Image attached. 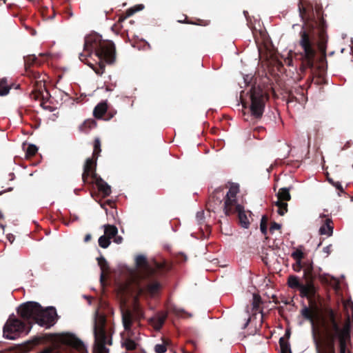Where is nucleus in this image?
Listing matches in <instances>:
<instances>
[{
	"label": "nucleus",
	"mask_w": 353,
	"mask_h": 353,
	"mask_svg": "<svg viewBox=\"0 0 353 353\" xmlns=\"http://www.w3.org/2000/svg\"><path fill=\"white\" fill-rule=\"evenodd\" d=\"M169 345V341L165 339H163V343L161 344H157L154 346V351L156 353H165L167 351V347Z\"/></svg>",
	"instance_id": "72a5a7b5"
},
{
	"label": "nucleus",
	"mask_w": 353,
	"mask_h": 353,
	"mask_svg": "<svg viewBox=\"0 0 353 353\" xmlns=\"http://www.w3.org/2000/svg\"><path fill=\"white\" fill-rule=\"evenodd\" d=\"M114 239V242L117 243V244H120L122 243L123 241V238L122 236H118L117 234L113 238Z\"/></svg>",
	"instance_id": "49530a36"
},
{
	"label": "nucleus",
	"mask_w": 353,
	"mask_h": 353,
	"mask_svg": "<svg viewBox=\"0 0 353 353\" xmlns=\"http://www.w3.org/2000/svg\"><path fill=\"white\" fill-rule=\"evenodd\" d=\"M104 236H108L109 239H113L118 233L117 228L114 225H104Z\"/></svg>",
	"instance_id": "a878e982"
},
{
	"label": "nucleus",
	"mask_w": 353,
	"mask_h": 353,
	"mask_svg": "<svg viewBox=\"0 0 353 353\" xmlns=\"http://www.w3.org/2000/svg\"><path fill=\"white\" fill-rule=\"evenodd\" d=\"M305 23L299 32V46L301 49L300 52V60L301 62L300 70L302 72L307 69L310 70V74L307 79L308 86L314 80L316 70L314 66V60L316 55V46H317L319 52L321 54L320 61L321 62L326 60V51L327 35L326 33V21L323 17L318 20L310 19H306Z\"/></svg>",
	"instance_id": "f03ea898"
},
{
	"label": "nucleus",
	"mask_w": 353,
	"mask_h": 353,
	"mask_svg": "<svg viewBox=\"0 0 353 353\" xmlns=\"http://www.w3.org/2000/svg\"><path fill=\"white\" fill-rule=\"evenodd\" d=\"M303 279L307 285L312 288L313 292L316 294L317 288L314 285V281L317 278L319 271H316L313 265V262L310 260L304 261Z\"/></svg>",
	"instance_id": "2eb2a0df"
},
{
	"label": "nucleus",
	"mask_w": 353,
	"mask_h": 353,
	"mask_svg": "<svg viewBox=\"0 0 353 353\" xmlns=\"http://www.w3.org/2000/svg\"><path fill=\"white\" fill-rule=\"evenodd\" d=\"M239 192V186L236 185H232L230 188L228 193L225 194V200L224 202V212H228L231 210V208L234 206L239 205L236 201V194Z\"/></svg>",
	"instance_id": "a211bd4d"
},
{
	"label": "nucleus",
	"mask_w": 353,
	"mask_h": 353,
	"mask_svg": "<svg viewBox=\"0 0 353 353\" xmlns=\"http://www.w3.org/2000/svg\"><path fill=\"white\" fill-rule=\"evenodd\" d=\"M176 313L178 315H181L182 313H184V311L183 310H176Z\"/></svg>",
	"instance_id": "bf43d9fd"
},
{
	"label": "nucleus",
	"mask_w": 353,
	"mask_h": 353,
	"mask_svg": "<svg viewBox=\"0 0 353 353\" xmlns=\"http://www.w3.org/2000/svg\"><path fill=\"white\" fill-rule=\"evenodd\" d=\"M250 321V319H248V321L246 322V324H248Z\"/></svg>",
	"instance_id": "338daca9"
},
{
	"label": "nucleus",
	"mask_w": 353,
	"mask_h": 353,
	"mask_svg": "<svg viewBox=\"0 0 353 353\" xmlns=\"http://www.w3.org/2000/svg\"><path fill=\"white\" fill-rule=\"evenodd\" d=\"M68 12L70 17L72 16V12H71L70 8H68Z\"/></svg>",
	"instance_id": "680f3d73"
},
{
	"label": "nucleus",
	"mask_w": 353,
	"mask_h": 353,
	"mask_svg": "<svg viewBox=\"0 0 353 353\" xmlns=\"http://www.w3.org/2000/svg\"><path fill=\"white\" fill-rule=\"evenodd\" d=\"M110 240L108 236L102 235L98 240L99 245L102 248H107L111 243Z\"/></svg>",
	"instance_id": "c9c22d12"
},
{
	"label": "nucleus",
	"mask_w": 353,
	"mask_h": 353,
	"mask_svg": "<svg viewBox=\"0 0 353 353\" xmlns=\"http://www.w3.org/2000/svg\"><path fill=\"white\" fill-rule=\"evenodd\" d=\"M97 260L101 270L100 281L102 283L105 278V273L109 271L110 267L108 261L103 256L98 257Z\"/></svg>",
	"instance_id": "5701e85b"
},
{
	"label": "nucleus",
	"mask_w": 353,
	"mask_h": 353,
	"mask_svg": "<svg viewBox=\"0 0 353 353\" xmlns=\"http://www.w3.org/2000/svg\"><path fill=\"white\" fill-rule=\"evenodd\" d=\"M332 251V245H329L323 248V252L329 255Z\"/></svg>",
	"instance_id": "8fccbe9b"
},
{
	"label": "nucleus",
	"mask_w": 353,
	"mask_h": 353,
	"mask_svg": "<svg viewBox=\"0 0 353 353\" xmlns=\"http://www.w3.org/2000/svg\"><path fill=\"white\" fill-rule=\"evenodd\" d=\"M334 229L333 221L330 218H326L324 221V223L321 226L319 229V232L321 234L327 235V236H330L332 235Z\"/></svg>",
	"instance_id": "412c9836"
},
{
	"label": "nucleus",
	"mask_w": 353,
	"mask_h": 353,
	"mask_svg": "<svg viewBox=\"0 0 353 353\" xmlns=\"http://www.w3.org/2000/svg\"><path fill=\"white\" fill-rule=\"evenodd\" d=\"M143 8H144V6L142 4L137 5L134 8H132L127 10V12H126L127 16L130 17V16L132 15L134 13H135L136 12L141 10L142 9H143Z\"/></svg>",
	"instance_id": "ea45409f"
},
{
	"label": "nucleus",
	"mask_w": 353,
	"mask_h": 353,
	"mask_svg": "<svg viewBox=\"0 0 353 353\" xmlns=\"http://www.w3.org/2000/svg\"><path fill=\"white\" fill-rule=\"evenodd\" d=\"M261 303V296L257 294H254L252 297V310L255 312H257Z\"/></svg>",
	"instance_id": "f704fd0d"
},
{
	"label": "nucleus",
	"mask_w": 353,
	"mask_h": 353,
	"mask_svg": "<svg viewBox=\"0 0 353 353\" xmlns=\"http://www.w3.org/2000/svg\"><path fill=\"white\" fill-rule=\"evenodd\" d=\"M130 312L132 319V323L134 321H140L141 319L144 318V314L143 310L141 308V307L139 305L138 303H135L133 307L132 311L130 310H123L122 311V317L123 316V314H125L126 312Z\"/></svg>",
	"instance_id": "aec40b11"
},
{
	"label": "nucleus",
	"mask_w": 353,
	"mask_h": 353,
	"mask_svg": "<svg viewBox=\"0 0 353 353\" xmlns=\"http://www.w3.org/2000/svg\"><path fill=\"white\" fill-rule=\"evenodd\" d=\"M333 186H334L338 190H339L340 192H343L344 190H343V188L340 182L337 181V182H335L334 184H333Z\"/></svg>",
	"instance_id": "a18cd8bd"
},
{
	"label": "nucleus",
	"mask_w": 353,
	"mask_h": 353,
	"mask_svg": "<svg viewBox=\"0 0 353 353\" xmlns=\"http://www.w3.org/2000/svg\"><path fill=\"white\" fill-rule=\"evenodd\" d=\"M166 318H167V315H165V314L161 316H159L157 320V324L155 325V328L158 329V330L161 328V327L163 326V325L165 323Z\"/></svg>",
	"instance_id": "a19ab883"
},
{
	"label": "nucleus",
	"mask_w": 353,
	"mask_h": 353,
	"mask_svg": "<svg viewBox=\"0 0 353 353\" xmlns=\"http://www.w3.org/2000/svg\"><path fill=\"white\" fill-rule=\"evenodd\" d=\"M250 92V111L252 115L256 119L262 117L265 108V94L260 87H252Z\"/></svg>",
	"instance_id": "1a4fd4ad"
},
{
	"label": "nucleus",
	"mask_w": 353,
	"mask_h": 353,
	"mask_svg": "<svg viewBox=\"0 0 353 353\" xmlns=\"http://www.w3.org/2000/svg\"><path fill=\"white\" fill-rule=\"evenodd\" d=\"M26 325L21 320L14 316H10L3 326V336L8 339L14 340L24 332Z\"/></svg>",
	"instance_id": "9b49d317"
},
{
	"label": "nucleus",
	"mask_w": 353,
	"mask_h": 353,
	"mask_svg": "<svg viewBox=\"0 0 353 353\" xmlns=\"http://www.w3.org/2000/svg\"><path fill=\"white\" fill-rule=\"evenodd\" d=\"M83 52L79 54V59L85 62L87 57L93 52L99 58V63L95 65L88 64L98 74L102 75L105 69V63L113 64L116 61V48L110 40H103L97 33L89 34L85 37Z\"/></svg>",
	"instance_id": "7ed1b4c3"
},
{
	"label": "nucleus",
	"mask_w": 353,
	"mask_h": 353,
	"mask_svg": "<svg viewBox=\"0 0 353 353\" xmlns=\"http://www.w3.org/2000/svg\"><path fill=\"white\" fill-rule=\"evenodd\" d=\"M40 340L39 339H34L32 341H36V343H38V342Z\"/></svg>",
	"instance_id": "e2e57ef3"
},
{
	"label": "nucleus",
	"mask_w": 353,
	"mask_h": 353,
	"mask_svg": "<svg viewBox=\"0 0 353 353\" xmlns=\"http://www.w3.org/2000/svg\"><path fill=\"white\" fill-rule=\"evenodd\" d=\"M24 150L26 152V158L30 159L33 157L37 153L38 148L33 144H29L26 148H24Z\"/></svg>",
	"instance_id": "c756f323"
},
{
	"label": "nucleus",
	"mask_w": 353,
	"mask_h": 353,
	"mask_svg": "<svg viewBox=\"0 0 353 353\" xmlns=\"http://www.w3.org/2000/svg\"><path fill=\"white\" fill-rule=\"evenodd\" d=\"M225 200L223 189L217 188L210 195L206 206L209 211L214 212L219 207L222 201Z\"/></svg>",
	"instance_id": "dca6fc26"
},
{
	"label": "nucleus",
	"mask_w": 353,
	"mask_h": 353,
	"mask_svg": "<svg viewBox=\"0 0 353 353\" xmlns=\"http://www.w3.org/2000/svg\"><path fill=\"white\" fill-rule=\"evenodd\" d=\"M39 353H54V352L51 347H46Z\"/></svg>",
	"instance_id": "3c124183"
},
{
	"label": "nucleus",
	"mask_w": 353,
	"mask_h": 353,
	"mask_svg": "<svg viewBox=\"0 0 353 353\" xmlns=\"http://www.w3.org/2000/svg\"><path fill=\"white\" fill-rule=\"evenodd\" d=\"M59 342L63 345L74 348L80 353H88L87 348L83 341L71 333H64L59 336Z\"/></svg>",
	"instance_id": "4468645a"
},
{
	"label": "nucleus",
	"mask_w": 353,
	"mask_h": 353,
	"mask_svg": "<svg viewBox=\"0 0 353 353\" xmlns=\"http://www.w3.org/2000/svg\"><path fill=\"white\" fill-rule=\"evenodd\" d=\"M38 303L29 301L21 304L17 309L18 314L29 323H36L37 316L39 312Z\"/></svg>",
	"instance_id": "f8f14e48"
},
{
	"label": "nucleus",
	"mask_w": 353,
	"mask_h": 353,
	"mask_svg": "<svg viewBox=\"0 0 353 353\" xmlns=\"http://www.w3.org/2000/svg\"><path fill=\"white\" fill-rule=\"evenodd\" d=\"M97 126V122L94 119H89L85 120L80 126L79 130L85 133H87L90 129Z\"/></svg>",
	"instance_id": "393cba45"
},
{
	"label": "nucleus",
	"mask_w": 353,
	"mask_h": 353,
	"mask_svg": "<svg viewBox=\"0 0 353 353\" xmlns=\"http://www.w3.org/2000/svg\"><path fill=\"white\" fill-rule=\"evenodd\" d=\"M301 313L312 324V336L317 347L323 342L325 353H336L335 343L337 340L339 353H346L347 342L350 340V330L346 326H341L332 309L327 310L326 319L320 316L316 307L314 312L304 306Z\"/></svg>",
	"instance_id": "f257e3e1"
},
{
	"label": "nucleus",
	"mask_w": 353,
	"mask_h": 353,
	"mask_svg": "<svg viewBox=\"0 0 353 353\" xmlns=\"http://www.w3.org/2000/svg\"><path fill=\"white\" fill-rule=\"evenodd\" d=\"M115 114H116V112H107V113L105 114V120L108 121V120L111 119L114 116Z\"/></svg>",
	"instance_id": "de8ad7c7"
},
{
	"label": "nucleus",
	"mask_w": 353,
	"mask_h": 353,
	"mask_svg": "<svg viewBox=\"0 0 353 353\" xmlns=\"http://www.w3.org/2000/svg\"><path fill=\"white\" fill-rule=\"evenodd\" d=\"M261 231L263 234H267L268 230V219L265 216H263L261 225H260Z\"/></svg>",
	"instance_id": "58836bf2"
},
{
	"label": "nucleus",
	"mask_w": 353,
	"mask_h": 353,
	"mask_svg": "<svg viewBox=\"0 0 353 353\" xmlns=\"http://www.w3.org/2000/svg\"><path fill=\"white\" fill-rule=\"evenodd\" d=\"M281 228V225L276 223V222H273L271 223V225H270V231L271 232H273L275 230H279Z\"/></svg>",
	"instance_id": "c03bdc74"
},
{
	"label": "nucleus",
	"mask_w": 353,
	"mask_h": 353,
	"mask_svg": "<svg viewBox=\"0 0 353 353\" xmlns=\"http://www.w3.org/2000/svg\"><path fill=\"white\" fill-rule=\"evenodd\" d=\"M137 290L140 296L154 297L161 289V284L157 278V272L137 278Z\"/></svg>",
	"instance_id": "423d86ee"
},
{
	"label": "nucleus",
	"mask_w": 353,
	"mask_h": 353,
	"mask_svg": "<svg viewBox=\"0 0 353 353\" xmlns=\"http://www.w3.org/2000/svg\"><path fill=\"white\" fill-rule=\"evenodd\" d=\"M108 111V104L106 102L99 103L93 110V115L96 119H102Z\"/></svg>",
	"instance_id": "4be33fe9"
},
{
	"label": "nucleus",
	"mask_w": 353,
	"mask_h": 353,
	"mask_svg": "<svg viewBox=\"0 0 353 353\" xmlns=\"http://www.w3.org/2000/svg\"><path fill=\"white\" fill-rule=\"evenodd\" d=\"M91 177L92 183L97 186L99 191L103 194V197L108 196L111 194L110 186L101 179L96 172V163L94 160L86 159L83 165V172L81 176L84 183H88V178Z\"/></svg>",
	"instance_id": "39448f33"
},
{
	"label": "nucleus",
	"mask_w": 353,
	"mask_h": 353,
	"mask_svg": "<svg viewBox=\"0 0 353 353\" xmlns=\"http://www.w3.org/2000/svg\"><path fill=\"white\" fill-rule=\"evenodd\" d=\"M315 70H316V73L317 72H319V74L316 77V79L314 83L317 85H321V84L324 83V79H323V77L322 75V73L325 72V70L324 67L323 65H318V66L315 67Z\"/></svg>",
	"instance_id": "7c9ffc66"
},
{
	"label": "nucleus",
	"mask_w": 353,
	"mask_h": 353,
	"mask_svg": "<svg viewBox=\"0 0 353 353\" xmlns=\"http://www.w3.org/2000/svg\"><path fill=\"white\" fill-rule=\"evenodd\" d=\"M135 264L136 266L140 270L137 278L157 272V270L150 265L147 258L143 254H139L136 256Z\"/></svg>",
	"instance_id": "f3484780"
},
{
	"label": "nucleus",
	"mask_w": 353,
	"mask_h": 353,
	"mask_svg": "<svg viewBox=\"0 0 353 353\" xmlns=\"http://www.w3.org/2000/svg\"><path fill=\"white\" fill-rule=\"evenodd\" d=\"M304 261H296L294 264H293L292 268L295 272H300L301 270H303Z\"/></svg>",
	"instance_id": "79ce46f5"
},
{
	"label": "nucleus",
	"mask_w": 353,
	"mask_h": 353,
	"mask_svg": "<svg viewBox=\"0 0 353 353\" xmlns=\"http://www.w3.org/2000/svg\"><path fill=\"white\" fill-rule=\"evenodd\" d=\"M290 188H282L279 190L276 194L278 200L281 201H289L291 199L290 194Z\"/></svg>",
	"instance_id": "b1692460"
},
{
	"label": "nucleus",
	"mask_w": 353,
	"mask_h": 353,
	"mask_svg": "<svg viewBox=\"0 0 353 353\" xmlns=\"http://www.w3.org/2000/svg\"><path fill=\"white\" fill-rule=\"evenodd\" d=\"M57 316V314L54 307H50L43 310L42 307L40 306L35 323L49 328L55 323Z\"/></svg>",
	"instance_id": "ddd939ff"
},
{
	"label": "nucleus",
	"mask_w": 353,
	"mask_h": 353,
	"mask_svg": "<svg viewBox=\"0 0 353 353\" xmlns=\"http://www.w3.org/2000/svg\"><path fill=\"white\" fill-rule=\"evenodd\" d=\"M123 325L126 336H122L121 346L128 351L135 350L139 346L136 341L137 338H134V332L132 330V319L130 312H126L123 316Z\"/></svg>",
	"instance_id": "9d476101"
},
{
	"label": "nucleus",
	"mask_w": 353,
	"mask_h": 353,
	"mask_svg": "<svg viewBox=\"0 0 353 353\" xmlns=\"http://www.w3.org/2000/svg\"><path fill=\"white\" fill-rule=\"evenodd\" d=\"M105 324L106 321L103 317L94 324V335L97 353H108L105 345H112V336H108Z\"/></svg>",
	"instance_id": "0eeeda50"
},
{
	"label": "nucleus",
	"mask_w": 353,
	"mask_h": 353,
	"mask_svg": "<svg viewBox=\"0 0 353 353\" xmlns=\"http://www.w3.org/2000/svg\"><path fill=\"white\" fill-rule=\"evenodd\" d=\"M250 321V319H248V321L246 322V324H248Z\"/></svg>",
	"instance_id": "0e129e2a"
},
{
	"label": "nucleus",
	"mask_w": 353,
	"mask_h": 353,
	"mask_svg": "<svg viewBox=\"0 0 353 353\" xmlns=\"http://www.w3.org/2000/svg\"><path fill=\"white\" fill-rule=\"evenodd\" d=\"M290 331L289 330H287L285 331V336H283V338H284L288 343H289L288 339L290 338Z\"/></svg>",
	"instance_id": "603ef678"
},
{
	"label": "nucleus",
	"mask_w": 353,
	"mask_h": 353,
	"mask_svg": "<svg viewBox=\"0 0 353 353\" xmlns=\"http://www.w3.org/2000/svg\"><path fill=\"white\" fill-rule=\"evenodd\" d=\"M12 86L8 85L7 79L6 78L0 80V95L4 96L8 94Z\"/></svg>",
	"instance_id": "cd10ccee"
},
{
	"label": "nucleus",
	"mask_w": 353,
	"mask_h": 353,
	"mask_svg": "<svg viewBox=\"0 0 353 353\" xmlns=\"http://www.w3.org/2000/svg\"><path fill=\"white\" fill-rule=\"evenodd\" d=\"M163 268V265L161 264L157 263V268L160 270Z\"/></svg>",
	"instance_id": "052dcab7"
},
{
	"label": "nucleus",
	"mask_w": 353,
	"mask_h": 353,
	"mask_svg": "<svg viewBox=\"0 0 353 353\" xmlns=\"http://www.w3.org/2000/svg\"><path fill=\"white\" fill-rule=\"evenodd\" d=\"M12 189H13L12 188H8V190H6L1 191V192H0V195H1V194H3L4 192L12 191Z\"/></svg>",
	"instance_id": "6e6d98bb"
},
{
	"label": "nucleus",
	"mask_w": 353,
	"mask_h": 353,
	"mask_svg": "<svg viewBox=\"0 0 353 353\" xmlns=\"http://www.w3.org/2000/svg\"><path fill=\"white\" fill-rule=\"evenodd\" d=\"M37 61V58L34 55H28L24 57V65L26 75L34 81L33 90L31 92L30 97L34 100H41L43 99V89L45 88V79L41 78V75L39 72H36L31 69V67Z\"/></svg>",
	"instance_id": "20e7f679"
},
{
	"label": "nucleus",
	"mask_w": 353,
	"mask_h": 353,
	"mask_svg": "<svg viewBox=\"0 0 353 353\" xmlns=\"http://www.w3.org/2000/svg\"><path fill=\"white\" fill-rule=\"evenodd\" d=\"M224 212L226 216H230L235 213H238V217L241 225L245 228H248L249 227L250 222L242 205H239L234 206V208H231L230 211Z\"/></svg>",
	"instance_id": "6ab92c4d"
},
{
	"label": "nucleus",
	"mask_w": 353,
	"mask_h": 353,
	"mask_svg": "<svg viewBox=\"0 0 353 353\" xmlns=\"http://www.w3.org/2000/svg\"><path fill=\"white\" fill-rule=\"evenodd\" d=\"M351 143H351V141H347V142L345 144V145L343 147V150L347 149V148H348L349 147H350Z\"/></svg>",
	"instance_id": "5fc2aeb1"
},
{
	"label": "nucleus",
	"mask_w": 353,
	"mask_h": 353,
	"mask_svg": "<svg viewBox=\"0 0 353 353\" xmlns=\"http://www.w3.org/2000/svg\"><path fill=\"white\" fill-rule=\"evenodd\" d=\"M250 321V319H248V321L246 322V324H248Z\"/></svg>",
	"instance_id": "69168bd1"
},
{
	"label": "nucleus",
	"mask_w": 353,
	"mask_h": 353,
	"mask_svg": "<svg viewBox=\"0 0 353 353\" xmlns=\"http://www.w3.org/2000/svg\"><path fill=\"white\" fill-rule=\"evenodd\" d=\"M327 181H329L330 183H331L332 185L333 184L335 183V181H334V180L332 179H330V178H327Z\"/></svg>",
	"instance_id": "13d9d810"
},
{
	"label": "nucleus",
	"mask_w": 353,
	"mask_h": 353,
	"mask_svg": "<svg viewBox=\"0 0 353 353\" xmlns=\"http://www.w3.org/2000/svg\"><path fill=\"white\" fill-rule=\"evenodd\" d=\"M279 345L281 347V353H292L290 343L284 338H280Z\"/></svg>",
	"instance_id": "473e14b6"
},
{
	"label": "nucleus",
	"mask_w": 353,
	"mask_h": 353,
	"mask_svg": "<svg viewBox=\"0 0 353 353\" xmlns=\"http://www.w3.org/2000/svg\"><path fill=\"white\" fill-rule=\"evenodd\" d=\"M196 219L199 223H201V221L203 219V212H199L196 214Z\"/></svg>",
	"instance_id": "09e8293b"
},
{
	"label": "nucleus",
	"mask_w": 353,
	"mask_h": 353,
	"mask_svg": "<svg viewBox=\"0 0 353 353\" xmlns=\"http://www.w3.org/2000/svg\"><path fill=\"white\" fill-rule=\"evenodd\" d=\"M101 151V141L99 139H96L94 142V150L92 152V157L91 158H88L87 159L94 160V162L97 163V161Z\"/></svg>",
	"instance_id": "bb28decb"
},
{
	"label": "nucleus",
	"mask_w": 353,
	"mask_h": 353,
	"mask_svg": "<svg viewBox=\"0 0 353 353\" xmlns=\"http://www.w3.org/2000/svg\"><path fill=\"white\" fill-rule=\"evenodd\" d=\"M92 239V235L90 234H87L84 237V242L88 243Z\"/></svg>",
	"instance_id": "864d4df0"
},
{
	"label": "nucleus",
	"mask_w": 353,
	"mask_h": 353,
	"mask_svg": "<svg viewBox=\"0 0 353 353\" xmlns=\"http://www.w3.org/2000/svg\"><path fill=\"white\" fill-rule=\"evenodd\" d=\"M317 278H319V281L323 284H330L331 280L333 279L330 277L328 274H321L319 272L318 273Z\"/></svg>",
	"instance_id": "4c0bfd02"
},
{
	"label": "nucleus",
	"mask_w": 353,
	"mask_h": 353,
	"mask_svg": "<svg viewBox=\"0 0 353 353\" xmlns=\"http://www.w3.org/2000/svg\"><path fill=\"white\" fill-rule=\"evenodd\" d=\"M179 22L203 26H207L208 24L205 21L201 19H197L196 21H190L188 19L187 17H185V19L184 21H179Z\"/></svg>",
	"instance_id": "e433bc0d"
},
{
	"label": "nucleus",
	"mask_w": 353,
	"mask_h": 353,
	"mask_svg": "<svg viewBox=\"0 0 353 353\" xmlns=\"http://www.w3.org/2000/svg\"><path fill=\"white\" fill-rule=\"evenodd\" d=\"M299 10L300 15L302 17V19L306 18V12H307L306 9L303 6H299Z\"/></svg>",
	"instance_id": "37998d69"
},
{
	"label": "nucleus",
	"mask_w": 353,
	"mask_h": 353,
	"mask_svg": "<svg viewBox=\"0 0 353 353\" xmlns=\"http://www.w3.org/2000/svg\"><path fill=\"white\" fill-rule=\"evenodd\" d=\"M8 240H9L11 243H12V241H14V236H13V235H11L10 236H8Z\"/></svg>",
	"instance_id": "4d7b16f0"
},
{
	"label": "nucleus",
	"mask_w": 353,
	"mask_h": 353,
	"mask_svg": "<svg viewBox=\"0 0 353 353\" xmlns=\"http://www.w3.org/2000/svg\"><path fill=\"white\" fill-rule=\"evenodd\" d=\"M275 205L278 207L277 212L279 215L283 216L288 212V203L286 201H277Z\"/></svg>",
	"instance_id": "2f4dec72"
},
{
	"label": "nucleus",
	"mask_w": 353,
	"mask_h": 353,
	"mask_svg": "<svg viewBox=\"0 0 353 353\" xmlns=\"http://www.w3.org/2000/svg\"><path fill=\"white\" fill-rule=\"evenodd\" d=\"M288 285L292 289H296L299 291V295L302 298H306L308 299L312 308L309 307L312 311H315L316 307L317 308L314 298L315 294L312 291V288L310 285H307L305 282L303 283L299 279V278L294 275L289 276L288 279ZM319 310V309H318Z\"/></svg>",
	"instance_id": "6e6552de"
},
{
	"label": "nucleus",
	"mask_w": 353,
	"mask_h": 353,
	"mask_svg": "<svg viewBox=\"0 0 353 353\" xmlns=\"http://www.w3.org/2000/svg\"><path fill=\"white\" fill-rule=\"evenodd\" d=\"M303 246L301 245L299 248H297L295 251H294L291 256L296 261H302L303 259L305 257V254L303 252Z\"/></svg>",
	"instance_id": "c85d7f7f"
}]
</instances>
